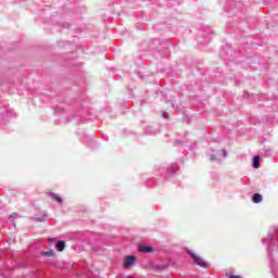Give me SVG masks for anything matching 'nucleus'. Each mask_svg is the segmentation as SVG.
Here are the masks:
<instances>
[{"label":"nucleus","instance_id":"1","mask_svg":"<svg viewBox=\"0 0 278 278\" xmlns=\"http://www.w3.org/2000/svg\"><path fill=\"white\" fill-rule=\"evenodd\" d=\"M134 264H136V256L129 255L125 257L123 267L129 269L131 266H134Z\"/></svg>","mask_w":278,"mask_h":278},{"label":"nucleus","instance_id":"2","mask_svg":"<svg viewBox=\"0 0 278 278\" xmlns=\"http://www.w3.org/2000/svg\"><path fill=\"white\" fill-rule=\"evenodd\" d=\"M190 255L192 260L198 264V266H201L202 268H205V263L203 262V258L199 257L197 254L190 252Z\"/></svg>","mask_w":278,"mask_h":278},{"label":"nucleus","instance_id":"3","mask_svg":"<svg viewBox=\"0 0 278 278\" xmlns=\"http://www.w3.org/2000/svg\"><path fill=\"white\" fill-rule=\"evenodd\" d=\"M139 253H153V249L149 245H139Z\"/></svg>","mask_w":278,"mask_h":278},{"label":"nucleus","instance_id":"4","mask_svg":"<svg viewBox=\"0 0 278 278\" xmlns=\"http://www.w3.org/2000/svg\"><path fill=\"white\" fill-rule=\"evenodd\" d=\"M50 197L53 201H56V203H63L62 198L58 193L51 192Z\"/></svg>","mask_w":278,"mask_h":278},{"label":"nucleus","instance_id":"5","mask_svg":"<svg viewBox=\"0 0 278 278\" xmlns=\"http://www.w3.org/2000/svg\"><path fill=\"white\" fill-rule=\"evenodd\" d=\"M252 201H253V203H262V201H263L262 194L254 193L252 197Z\"/></svg>","mask_w":278,"mask_h":278},{"label":"nucleus","instance_id":"6","mask_svg":"<svg viewBox=\"0 0 278 278\" xmlns=\"http://www.w3.org/2000/svg\"><path fill=\"white\" fill-rule=\"evenodd\" d=\"M41 255H43V257H53V255H55V251L53 250L43 251L41 252Z\"/></svg>","mask_w":278,"mask_h":278},{"label":"nucleus","instance_id":"7","mask_svg":"<svg viewBox=\"0 0 278 278\" xmlns=\"http://www.w3.org/2000/svg\"><path fill=\"white\" fill-rule=\"evenodd\" d=\"M65 248H66V244L64 243V241H59V242L56 243V249H58L59 251H64Z\"/></svg>","mask_w":278,"mask_h":278},{"label":"nucleus","instance_id":"8","mask_svg":"<svg viewBox=\"0 0 278 278\" xmlns=\"http://www.w3.org/2000/svg\"><path fill=\"white\" fill-rule=\"evenodd\" d=\"M253 166H254L255 168H260V155L254 156Z\"/></svg>","mask_w":278,"mask_h":278},{"label":"nucleus","instance_id":"9","mask_svg":"<svg viewBox=\"0 0 278 278\" xmlns=\"http://www.w3.org/2000/svg\"><path fill=\"white\" fill-rule=\"evenodd\" d=\"M229 278H242V277H240V276H229Z\"/></svg>","mask_w":278,"mask_h":278},{"label":"nucleus","instance_id":"10","mask_svg":"<svg viewBox=\"0 0 278 278\" xmlns=\"http://www.w3.org/2000/svg\"><path fill=\"white\" fill-rule=\"evenodd\" d=\"M14 217H16V213L10 216V218H14Z\"/></svg>","mask_w":278,"mask_h":278},{"label":"nucleus","instance_id":"11","mask_svg":"<svg viewBox=\"0 0 278 278\" xmlns=\"http://www.w3.org/2000/svg\"><path fill=\"white\" fill-rule=\"evenodd\" d=\"M211 160H213V161H214V160H216V157H215L214 155H212V156H211Z\"/></svg>","mask_w":278,"mask_h":278}]
</instances>
